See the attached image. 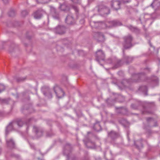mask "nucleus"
Returning a JSON list of instances; mask_svg holds the SVG:
<instances>
[{
    "label": "nucleus",
    "mask_w": 160,
    "mask_h": 160,
    "mask_svg": "<svg viewBox=\"0 0 160 160\" xmlns=\"http://www.w3.org/2000/svg\"><path fill=\"white\" fill-rule=\"evenodd\" d=\"M121 3L119 1H112L111 4L112 7L115 10H117L120 8Z\"/></svg>",
    "instance_id": "1a4fd4ad"
},
{
    "label": "nucleus",
    "mask_w": 160,
    "mask_h": 160,
    "mask_svg": "<svg viewBox=\"0 0 160 160\" xmlns=\"http://www.w3.org/2000/svg\"><path fill=\"white\" fill-rule=\"evenodd\" d=\"M145 77L144 73H141L138 74H135L132 75V78L128 80H124L122 84L124 85L123 83L124 82H127L129 84L131 83L137 82L140 80H143Z\"/></svg>",
    "instance_id": "f257e3e1"
},
{
    "label": "nucleus",
    "mask_w": 160,
    "mask_h": 160,
    "mask_svg": "<svg viewBox=\"0 0 160 160\" xmlns=\"http://www.w3.org/2000/svg\"><path fill=\"white\" fill-rule=\"evenodd\" d=\"M66 22L69 24H72L74 22V19L71 13H69L66 18Z\"/></svg>",
    "instance_id": "9d476101"
},
{
    "label": "nucleus",
    "mask_w": 160,
    "mask_h": 160,
    "mask_svg": "<svg viewBox=\"0 0 160 160\" xmlns=\"http://www.w3.org/2000/svg\"><path fill=\"white\" fill-rule=\"evenodd\" d=\"M74 9L76 11L78 12V9L77 7H74Z\"/></svg>",
    "instance_id": "72a5a7b5"
},
{
    "label": "nucleus",
    "mask_w": 160,
    "mask_h": 160,
    "mask_svg": "<svg viewBox=\"0 0 160 160\" xmlns=\"http://www.w3.org/2000/svg\"><path fill=\"white\" fill-rule=\"evenodd\" d=\"M28 128H27V130H28Z\"/></svg>",
    "instance_id": "603ef678"
},
{
    "label": "nucleus",
    "mask_w": 160,
    "mask_h": 160,
    "mask_svg": "<svg viewBox=\"0 0 160 160\" xmlns=\"http://www.w3.org/2000/svg\"><path fill=\"white\" fill-rule=\"evenodd\" d=\"M33 132H34L36 133L38 137H40L42 136V135L43 133L42 130L38 128L36 126H33Z\"/></svg>",
    "instance_id": "f8f14e48"
},
{
    "label": "nucleus",
    "mask_w": 160,
    "mask_h": 160,
    "mask_svg": "<svg viewBox=\"0 0 160 160\" xmlns=\"http://www.w3.org/2000/svg\"><path fill=\"white\" fill-rule=\"evenodd\" d=\"M125 60L124 61L125 62L127 63H129V60H132L131 58L128 56H126L125 58Z\"/></svg>",
    "instance_id": "5701e85b"
},
{
    "label": "nucleus",
    "mask_w": 160,
    "mask_h": 160,
    "mask_svg": "<svg viewBox=\"0 0 160 160\" xmlns=\"http://www.w3.org/2000/svg\"><path fill=\"white\" fill-rule=\"evenodd\" d=\"M50 0H37V2L39 3H45L48 2Z\"/></svg>",
    "instance_id": "4be33fe9"
},
{
    "label": "nucleus",
    "mask_w": 160,
    "mask_h": 160,
    "mask_svg": "<svg viewBox=\"0 0 160 160\" xmlns=\"http://www.w3.org/2000/svg\"><path fill=\"white\" fill-rule=\"evenodd\" d=\"M85 144L88 148H95V144L93 142L88 141L86 142L85 140H83Z\"/></svg>",
    "instance_id": "ddd939ff"
},
{
    "label": "nucleus",
    "mask_w": 160,
    "mask_h": 160,
    "mask_svg": "<svg viewBox=\"0 0 160 160\" xmlns=\"http://www.w3.org/2000/svg\"><path fill=\"white\" fill-rule=\"evenodd\" d=\"M26 124H27V125H28V122H26Z\"/></svg>",
    "instance_id": "09e8293b"
},
{
    "label": "nucleus",
    "mask_w": 160,
    "mask_h": 160,
    "mask_svg": "<svg viewBox=\"0 0 160 160\" xmlns=\"http://www.w3.org/2000/svg\"><path fill=\"white\" fill-rule=\"evenodd\" d=\"M120 65V64H119V65H118V66H119Z\"/></svg>",
    "instance_id": "864d4df0"
},
{
    "label": "nucleus",
    "mask_w": 160,
    "mask_h": 160,
    "mask_svg": "<svg viewBox=\"0 0 160 160\" xmlns=\"http://www.w3.org/2000/svg\"><path fill=\"white\" fill-rule=\"evenodd\" d=\"M55 31L56 33L62 34L65 32V28L63 26H58L55 28Z\"/></svg>",
    "instance_id": "9b49d317"
},
{
    "label": "nucleus",
    "mask_w": 160,
    "mask_h": 160,
    "mask_svg": "<svg viewBox=\"0 0 160 160\" xmlns=\"http://www.w3.org/2000/svg\"><path fill=\"white\" fill-rule=\"evenodd\" d=\"M131 107L133 109H137V106L134 104H132Z\"/></svg>",
    "instance_id": "c85d7f7f"
},
{
    "label": "nucleus",
    "mask_w": 160,
    "mask_h": 160,
    "mask_svg": "<svg viewBox=\"0 0 160 160\" xmlns=\"http://www.w3.org/2000/svg\"><path fill=\"white\" fill-rule=\"evenodd\" d=\"M152 119V118H147V121H149L150 120V119Z\"/></svg>",
    "instance_id": "c9c22d12"
},
{
    "label": "nucleus",
    "mask_w": 160,
    "mask_h": 160,
    "mask_svg": "<svg viewBox=\"0 0 160 160\" xmlns=\"http://www.w3.org/2000/svg\"><path fill=\"white\" fill-rule=\"evenodd\" d=\"M105 55L101 50H98L96 53V60L99 63L100 60H104Z\"/></svg>",
    "instance_id": "39448f33"
},
{
    "label": "nucleus",
    "mask_w": 160,
    "mask_h": 160,
    "mask_svg": "<svg viewBox=\"0 0 160 160\" xmlns=\"http://www.w3.org/2000/svg\"><path fill=\"white\" fill-rule=\"evenodd\" d=\"M60 3L59 8L62 11H65L66 10H68V6H66V4L65 2H64L63 4H61L60 2H59Z\"/></svg>",
    "instance_id": "6ab92c4d"
},
{
    "label": "nucleus",
    "mask_w": 160,
    "mask_h": 160,
    "mask_svg": "<svg viewBox=\"0 0 160 160\" xmlns=\"http://www.w3.org/2000/svg\"><path fill=\"white\" fill-rule=\"evenodd\" d=\"M67 158L68 159H69V154L67 155Z\"/></svg>",
    "instance_id": "e433bc0d"
},
{
    "label": "nucleus",
    "mask_w": 160,
    "mask_h": 160,
    "mask_svg": "<svg viewBox=\"0 0 160 160\" xmlns=\"http://www.w3.org/2000/svg\"><path fill=\"white\" fill-rule=\"evenodd\" d=\"M134 144L135 145H136V142H134Z\"/></svg>",
    "instance_id": "de8ad7c7"
},
{
    "label": "nucleus",
    "mask_w": 160,
    "mask_h": 160,
    "mask_svg": "<svg viewBox=\"0 0 160 160\" xmlns=\"http://www.w3.org/2000/svg\"><path fill=\"white\" fill-rule=\"evenodd\" d=\"M130 0H121V1L124 3H126L130 2Z\"/></svg>",
    "instance_id": "c756f323"
},
{
    "label": "nucleus",
    "mask_w": 160,
    "mask_h": 160,
    "mask_svg": "<svg viewBox=\"0 0 160 160\" xmlns=\"http://www.w3.org/2000/svg\"><path fill=\"white\" fill-rule=\"evenodd\" d=\"M116 109L118 110L117 112L119 113H121L123 114H127L128 111L127 109L124 107L116 108Z\"/></svg>",
    "instance_id": "4468645a"
},
{
    "label": "nucleus",
    "mask_w": 160,
    "mask_h": 160,
    "mask_svg": "<svg viewBox=\"0 0 160 160\" xmlns=\"http://www.w3.org/2000/svg\"><path fill=\"white\" fill-rule=\"evenodd\" d=\"M113 62L114 61L113 60H112V59L111 58L108 59L107 61V63L109 64L112 63H113Z\"/></svg>",
    "instance_id": "bb28decb"
},
{
    "label": "nucleus",
    "mask_w": 160,
    "mask_h": 160,
    "mask_svg": "<svg viewBox=\"0 0 160 160\" xmlns=\"http://www.w3.org/2000/svg\"><path fill=\"white\" fill-rule=\"evenodd\" d=\"M149 44L150 46L151 47H152V45H151V42H149Z\"/></svg>",
    "instance_id": "58836bf2"
},
{
    "label": "nucleus",
    "mask_w": 160,
    "mask_h": 160,
    "mask_svg": "<svg viewBox=\"0 0 160 160\" xmlns=\"http://www.w3.org/2000/svg\"><path fill=\"white\" fill-rule=\"evenodd\" d=\"M6 142L8 146L10 148H13L15 146V143L14 141L12 139L9 140H6Z\"/></svg>",
    "instance_id": "f3484780"
},
{
    "label": "nucleus",
    "mask_w": 160,
    "mask_h": 160,
    "mask_svg": "<svg viewBox=\"0 0 160 160\" xmlns=\"http://www.w3.org/2000/svg\"><path fill=\"white\" fill-rule=\"evenodd\" d=\"M154 3V2L152 3L151 4V6H152V5Z\"/></svg>",
    "instance_id": "a19ab883"
},
{
    "label": "nucleus",
    "mask_w": 160,
    "mask_h": 160,
    "mask_svg": "<svg viewBox=\"0 0 160 160\" xmlns=\"http://www.w3.org/2000/svg\"><path fill=\"white\" fill-rule=\"evenodd\" d=\"M43 94H44L45 95H46V93H44V92H43Z\"/></svg>",
    "instance_id": "c03bdc74"
},
{
    "label": "nucleus",
    "mask_w": 160,
    "mask_h": 160,
    "mask_svg": "<svg viewBox=\"0 0 160 160\" xmlns=\"http://www.w3.org/2000/svg\"><path fill=\"white\" fill-rule=\"evenodd\" d=\"M0 101L2 103H7V100L6 99H2L1 100H0Z\"/></svg>",
    "instance_id": "7c9ffc66"
},
{
    "label": "nucleus",
    "mask_w": 160,
    "mask_h": 160,
    "mask_svg": "<svg viewBox=\"0 0 160 160\" xmlns=\"http://www.w3.org/2000/svg\"><path fill=\"white\" fill-rule=\"evenodd\" d=\"M156 82H158V80L157 79H156Z\"/></svg>",
    "instance_id": "a18cd8bd"
},
{
    "label": "nucleus",
    "mask_w": 160,
    "mask_h": 160,
    "mask_svg": "<svg viewBox=\"0 0 160 160\" xmlns=\"http://www.w3.org/2000/svg\"><path fill=\"white\" fill-rule=\"evenodd\" d=\"M54 90L57 97L58 98H62L64 96V92L62 90L58 85H56L54 87Z\"/></svg>",
    "instance_id": "20e7f679"
},
{
    "label": "nucleus",
    "mask_w": 160,
    "mask_h": 160,
    "mask_svg": "<svg viewBox=\"0 0 160 160\" xmlns=\"http://www.w3.org/2000/svg\"><path fill=\"white\" fill-rule=\"evenodd\" d=\"M23 124V121L21 119H18L16 121L11 122L6 128L5 132L6 135H7L10 131L15 129L17 125L19 127H21Z\"/></svg>",
    "instance_id": "f03ea898"
},
{
    "label": "nucleus",
    "mask_w": 160,
    "mask_h": 160,
    "mask_svg": "<svg viewBox=\"0 0 160 160\" xmlns=\"http://www.w3.org/2000/svg\"><path fill=\"white\" fill-rule=\"evenodd\" d=\"M94 37L95 39L98 42H103L105 40L104 36L103 34L101 32H97L95 33Z\"/></svg>",
    "instance_id": "423d86ee"
},
{
    "label": "nucleus",
    "mask_w": 160,
    "mask_h": 160,
    "mask_svg": "<svg viewBox=\"0 0 160 160\" xmlns=\"http://www.w3.org/2000/svg\"><path fill=\"white\" fill-rule=\"evenodd\" d=\"M32 120V118L29 119L28 120V122H30Z\"/></svg>",
    "instance_id": "4c0bfd02"
},
{
    "label": "nucleus",
    "mask_w": 160,
    "mask_h": 160,
    "mask_svg": "<svg viewBox=\"0 0 160 160\" xmlns=\"http://www.w3.org/2000/svg\"><path fill=\"white\" fill-rule=\"evenodd\" d=\"M99 27L100 28H104V27L105 26V24L104 23H100L99 24Z\"/></svg>",
    "instance_id": "cd10ccee"
},
{
    "label": "nucleus",
    "mask_w": 160,
    "mask_h": 160,
    "mask_svg": "<svg viewBox=\"0 0 160 160\" xmlns=\"http://www.w3.org/2000/svg\"><path fill=\"white\" fill-rule=\"evenodd\" d=\"M122 62L121 60H120L119 62H118V63H120L121 62Z\"/></svg>",
    "instance_id": "37998d69"
},
{
    "label": "nucleus",
    "mask_w": 160,
    "mask_h": 160,
    "mask_svg": "<svg viewBox=\"0 0 160 160\" xmlns=\"http://www.w3.org/2000/svg\"><path fill=\"white\" fill-rule=\"evenodd\" d=\"M147 70V69L146 68L145 69V70Z\"/></svg>",
    "instance_id": "3c124183"
},
{
    "label": "nucleus",
    "mask_w": 160,
    "mask_h": 160,
    "mask_svg": "<svg viewBox=\"0 0 160 160\" xmlns=\"http://www.w3.org/2000/svg\"><path fill=\"white\" fill-rule=\"evenodd\" d=\"M128 28L130 30H131V31H134V32H137L139 31L138 29L137 28L135 27H133L132 26H131V25L129 26L128 27Z\"/></svg>",
    "instance_id": "412c9836"
},
{
    "label": "nucleus",
    "mask_w": 160,
    "mask_h": 160,
    "mask_svg": "<svg viewBox=\"0 0 160 160\" xmlns=\"http://www.w3.org/2000/svg\"><path fill=\"white\" fill-rule=\"evenodd\" d=\"M28 14V12L27 10H25L24 11H23L22 12V15L24 16L26 15H27Z\"/></svg>",
    "instance_id": "a878e982"
},
{
    "label": "nucleus",
    "mask_w": 160,
    "mask_h": 160,
    "mask_svg": "<svg viewBox=\"0 0 160 160\" xmlns=\"http://www.w3.org/2000/svg\"><path fill=\"white\" fill-rule=\"evenodd\" d=\"M15 12L14 10H11L9 12V15L11 17H12L14 15Z\"/></svg>",
    "instance_id": "393cba45"
},
{
    "label": "nucleus",
    "mask_w": 160,
    "mask_h": 160,
    "mask_svg": "<svg viewBox=\"0 0 160 160\" xmlns=\"http://www.w3.org/2000/svg\"><path fill=\"white\" fill-rule=\"evenodd\" d=\"M49 94L51 96V97H52L51 94V93H49Z\"/></svg>",
    "instance_id": "79ce46f5"
},
{
    "label": "nucleus",
    "mask_w": 160,
    "mask_h": 160,
    "mask_svg": "<svg viewBox=\"0 0 160 160\" xmlns=\"http://www.w3.org/2000/svg\"><path fill=\"white\" fill-rule=\"evenodd\" d=\"M94 129L96 131H99L101 130V126L98 122L95 123L93 126Z\"/></svg>",
    "instance_id": "a211bd4d"
},
{
    "label": "nucleus",
    "mask_w": 160,
    "mask_h": 160,
    "mask_svg": "<svg viewBox=\"0 0 160 160\" xmlns=\"http://www.w3.org/2000/svg\"><path fill=\"white\" fill-rule=\"evenodd\" d=\"M30 145L32 148L34 149V146L33 143H30Z\"/></svg>",
    "instance_id": "2f4dec72"
},
{
    "label": "nucleus",
    "mask_w": 160,
    "mask_h": 160,
    "mask_svg": "<svg viewBox=\"0 0 160 160\" xmlns=\"http://www.w3.org/2000/svg\"><path fill=\"white\" fill-rule=\"evenodd\" d=\"M4 3H7L8 2V0H2Z\"/></svg>",
    "instance_id": "f704fd0d"
},
{
    "label": "nucleus",
    "mask_w": 160,
    "mask_h": 160,
    "mask_svg": "<svg viewBox=\"0 0 160 160\" xmlns=\"http://www.w3.org/2000/svg\"><path fill=\"white\" fill-rule=\"evenodd\" d=\"M63 1H64V0H62Z\"/></svg>",
    "instance_id": "5fc2aeb1"
},
{
    "label": "nucleus",
    "mask_w": 160,
    "mask_h": 160,
    "mask_svg": "<svg viewBox=\"0 0 160 160\" xmlns=\"http://www.w3.org/2000/svg\"><path fill=\"white\" fill-rule=\"evenodd\" d=\"M108 136L112 139H114L118 137V134L113 131H112L110 133H108Z\"/></svg>",
    "instance_id": "dca6fc26"
},
{
    "label": "nucleus",
    "mask_w": 160,
    "mask_h": 160,
    "mask_svg": "<svg viewBox=\"0 0 160 160\" xmlns=\"http://www.w3.org/2000/svg\"><path fill=\"white\" fill-rule=\"evenodd\" d=\"M108 25H107V28H110L113 27L119 26L121 25V23L119 21L114 20L110 21L108 22Z\"/></svg>",
    "instance_id": "6e6552de"
},
{
    "label": "nucleus",
    "mask_w": 160,
    "mask_h": 160,
    "mask_svg": "<svg viewBox=\"0 0 160 160\" xmlns=\"http://www.w3.org/2000/svg\"><path fill=\"white\" fill-rule=\"evenodd\" d=\"M98 11L103 16L107 15L110 13L109 9L105 6H102V7H99Z\"/></svg>",
    "instance_id": "0eeeda50"
},
{
    "label": "nucleus",
    "mask_w": 160,
    "mask_h": 160,
    "mask_svg": "<svg viewBox=\"0 0 160 160\" xmlns=\"http://www.w3.org/2000/svg\"><path fill=\"white\" fill-rule=\"evenodd\" d=\"M54 18L56 19H58V17H54Z\"/></svg>",
    "instance_id": "ea45409f"
},
{
    "label": "nucleus",
    "mask_w": 160,
    "mask_h": 160,
    "mask_svg": "<svg viewBox=\"0 0 160 160\" xmlns=\"http://www.w3.org/2000/svg\"><path fill=\"white\" fill-rule=\"evenodd\" d=\"M5 90V86L2 84L0 85V93Z\"/></svg>",
    "instance_id": "b1692460"
},
{
    "label": "nucleus",
    "mask_w": 160,
    "mask_h": 160,
    "mask_svg": "<svg viewBox=\"0 0 160 160\" xmlns=\"http://www.w3.org/2000/svg\"><path fill=\"white\" fill-rule=\"evenodd\" d=\"M42 14L41 11L38 10L36 11L33 13L34 18L36 19H39L42 17Z\"/></svg>",
    "instance_id": "2eb2a0df"
},
{
    "label": "nucleus",
    "mask_w": 160,
    "mask_h": 160,
    "mask_svg": "<svg viewBox=\"0 0 160 160\" xmlns=\"http://www.w3.org/2000/svg\"><path fill=\"white\" fill-rule=\"evenodd\" d=\"M124 42L123 46L125 49H128L132 46V37L130 35L124 37Z\"/></svg>",
    "instance_id": "7ed1b4c3"
},
{
    "label": "nucleus",
    "mask_w": 160,
    "mask_h": 160,
    "mask_svg": "<svg viewBox=\"0 0 160 160\" xmlns=\"http://www.w3.org/2000/svg\"><path fill=\"white\" fill-rule=\"evenodd\" d=\"M139 89L140 91L145 92L147 91L148 88L146 86H144L140 87Z\"/></svg>",
    "instance_id": "aec40b11"
},
{
    "label": "nucleus",
    "mask_w": 160,
    "mask_h": 160,
    "mask_svg": "<svg viewBox=\"0 0 160 160\" xmlns=\"http://www.w3.org/2000/svg\"><path fill=\"white\" fill-rule=\"evenodd\" d=\"M1 42V43H2H2H3V42Z\"/></svg>",
    "instance_id": "49530a36"
},
{
    "label": "nucleus",
    "mask_w": 160,
    "mask_h": 160,
    "mask_svg": "<svg viewBox=\"0 0 160 160\" xmlns=\"http://www.w3.org/2000/svg\"><path fill=\"white\" fill-rule=\"evenodd\" d=\"M72 2L75 3H78L79 2V0H71Z\"/></svg>",
    "instance_id": "473e14b6"
},
{
    "label": "nucleus",
    "mask_w": 160,
    "mask_h": 160,
    "mask_svg": "<svg viewBox=\"0 0 160 160\" xmlns=\"http://www.w3.org/2000/svg\"><path fill=\"white\" fill-rule=\"evenodd\" d=\"M90 133V132H88V133Z\"/></svg>",
    "instance_id": "8fccbe9b"
}]
</instances>
